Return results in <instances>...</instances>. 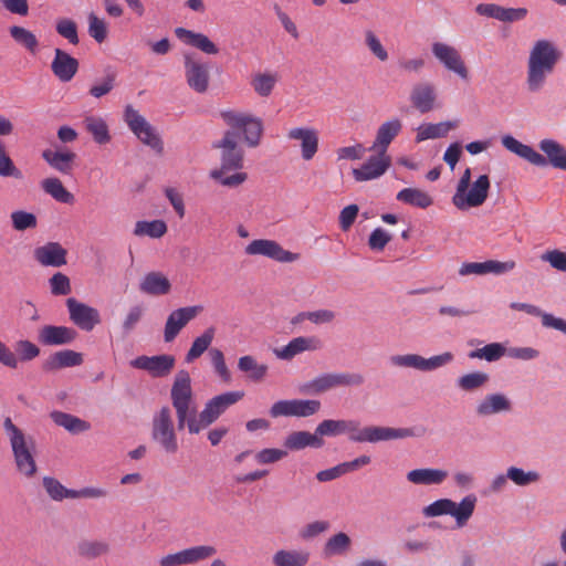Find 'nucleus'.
Here are the masks:
<instances>
[{
	"label": "nucleus",
	"mask_w": 566,
	"mask_h": 566,
	"mask_svg": "<svg viewBox=\"0 0 566 566\" xmlns=\"http://www.w3.org/2000/svg\"><path fill=\"white\" fill-rule=\"evenodd\" d=\"M221 116L231 129L224 133L222 139L212 145L213 148L221 149V154L220 167L211 170L210 177L222 186L233 188L243 184L248 178V175L241 171L244 151L238 144L240 133L250 147H256L261 140L263 124L258 117L234 111L223 112Z\"/></svg>",
	"instance_id": "f257e3e1"
},
{
	"label": "nucleus",
	"mask_w": 566,
	"mask_h": 566,
	"mask_svg": "<svg viewBox=\"0 0 566 566\" xmlns=\"http://www.w3.org/2000/svg\"><path fill=\"white\" fill-rule=\"evenodd\" d=\"M170 400L176 412L178 430L198 434L207 428L202 421V410L199 411L191 386V377L185 369L179 370L174 378L170 389Z\"/></svg>",
	"instance_id": "f03ea898"
},
{
	"label": "nucleus",
	"mask_w": 566,
	"mask_h": 566,
	"mask_svg": "<svg viewBox=\"0 0 566 566\" xmlns=\"http://www.w3.org/2000/svg\"><path fill=\"white\" fill-rule=\"evenodd\" d=\"M562 57L558 48L548 40H538L530 51L526 65V88L531 93L541 92Z\"/></svg>",
	"instance_id": "7ed1b4c3"
},
{
	"label": "nucleus",
	"mask_w": 566,
	"mask_h": 566,
	"mask_svg": "<svg viewBox=\"0 0 566 566\" xmlns=\"http://www.w3.org/2000/svg\"><path fill=\"white\" fill-rule=\"evenodd\" d=\"M503 147L537 167H546L551 164L555 168L566 170V149L553 139H543L539 149L547 156L544 157L533 147L525 145L511 135L501 138Z\"/></svg>",
	"instance_id": "20e7f679"
},
{
	"label": "nucleus",
	"mask_w": 566,
	"mask_h": 566,
	"mask_svg": "<svg viewBox=\"0 0 566 566\" xmlns=\"http://www.w3.org/2000/svg\"><path fill=\"white\" fill-rule=\"evenodd\" d=\"M3 429L11 444L17 471L28 479L33 478L38 471L32 453L33 440L31 438L28 440L23 431L13 423L10 417L4 418Z\"/></svg>",
	"instance_id": "39448f33"
},
{
	"label": "nucleus",
	"mask_w": 566,
	"mask_h": 566,
	"mask_svg": "<svg viewBox=\"0 0 566 566\" xmlns=\"http://www.w3.org/2000/svg\"><path fill=\"white\" fill-rule=\"evenodd\" d=\"M491 181L488 175H481L471 184V169L467 168L460 177L452 203L464 211L482 206L488 199Z\"/></svg>",
	"instance_id": "423d86ee"
},
{
	"label": "nucleus",
	"mask_w": 566,
	"mask_h": 566,
	"mask_svg": "<svg viewBox=\"0 0 566 566\" xmlns=\"http://www.w3.org/2000/svg\"><path fill=\"white\" fill-rule=\"evenodd\" d=\"M476 505V496L467 495L460 503H455L450 499H440L422 509L424 517H437L441 515H451L455 520L457 527L461 528L467 525L473 515Z\"/></svg>",
	"instance_id": "0eeeda50"
},
{
	"label": "nucleus",
	"mask_w": 566,
	"mask_h": 566,
	"mask_svg": "<svg viewBox=\"0 0 566 566\" xmlns=\"http://www.w3.org/2000/svg\"><path fill=\"white\" fill-rule=\"evenodd\" d=\"M151 438L169 454L178 451V440L169 407L164 406L153 418Z\"/></svg>",
	"instance_id": "6e6552de"
},
{
	"label": "nucleus",
	"mask_w": 566,
	"mask_h": 566,
	"mask_svg": "<svg viewBox=\"0 0 566 566\" xmlns=\"http://www.w3.org/2000/svg\"><path fill=\"white\" fill-rule=\"evenodd\" d=\"M124 120L135 136L157 154L164 151V143L156 129L133 106L127 105L124 112Z\"/></svg>",
	"instance_id": "1a4fd4ad"
},
{
	"label": "nucleus",
	"mask_w": 566,
	"mask_h": 566,
	"mask_svg": "<svg viewBox=\"0 0 566 566\" xmlns=\"http://www.w3.org/2000/svg\"><path fill=\"white\" fill-rule=\"evenodd\" d=\"M454 356L450 352L440 355L431 356L429 358L422 357L418 354L394 355L389 361L394 367L411 368L419 371H432L439 369L453 360Z\"/></svg>",
	"instance_id": "9d476101"
},
{
	"label": "nucleus",
	"mask_w": 566,
	"mask_h": 566,
	"mask_svg": "<svg viewBox=\"0 0 566 566\" xmlns=\"http://www.w3.org/2000/svg\"><path fill=\"white\" fill-rule=\"evenodd\" d=\"M431 52L436 60L443 65V67L463 81L470 77L469 69L463 60L461 52L453 45L446 42H433L431 44Z\"/></svg>",
	"instance_id": "9b49d317"
},
{
	"label": "nucleus",
	"mask_w": 566,
	"mask_h": 566,
	"mask_svg": "<svg viewBox=\"0 0 566 566\" xmlns=\"http://www.w3.org/2000/svg\"><path fill=\"white\" fill-rule=\"evenodd\" d=\"M318 411V401L305 399L279 400L274 402L269 413L272 418L279 417H310Z\"/></svg>",
	"instance_id": "f8f14e48"
},
{
	"label": "nucleus",
	"mask_w": 566,
	"mask_h": 566,
	"mask_svg": "<svg viewBox=\"0 0 566 566\" xmlns=\"http://www.w3.org/2000/svg\"><path fill=\"white\" fill-rule=\"evenodd\" d=\"M415 432L411 428H390V427H365L358 426V431L353 437L354 442H370L397 440L413 437Z\"/></svg>",
	"instance_id": "ddd939ff"
},
{
	"label": "nucleus",
	"mask_w": 566,
	"mask_h": 566,
	"mask_svg": "<svg viewBox=\"0 0 566 566\" xmlns=\"http://www.w3.org/2000/svg\"><path fill=\"white\" fill-rule=\"evenodd\" d=\"M175 364V357L168 354L156 356L142 355L130 361L132 367L145 370L154 378L168 376L174 369Z\"/></svg>",
	"instance_id": "4468645a"
},
{
	"label": "nucleus",
	"mask_w": 566,
	"mask_h": 566,
	"mask_svg": "<svg viewBox=\"0 0 566 566\" xmlns=\"http://www.w3.org/2000/svg\"><path fill=\"white\" fill-rule=\"evenodd\" d=\"M248 255H263L277 262H293L297 255L284 250L280 243L274 240L255 239L251 241L244 249Z\"/></svg>",
	"instance_id": "2eb2a0df"
},
{
	"label": "nucleus",
	"mask_w": 566,
	"mask_h": 566,
	"mask_svg": "<svg viewBox=\"0 0 566 566\" xmlns=\"http://www.w3.org/2000/svg\"><path fill=\"white\" fill-rule=\"evenodd\" d=\"M66 306L70 319L82 331L91 332L101 323L99 312L96 308L78 302L74 297L66 300Z\"/></svg>",
	"instance_id": "dca6fc26"
},
{
	"label": "nucleus",
	"mask_w": 566,
	"mask_h": 566,
	"mask_svg": "<svg viewBox=\"0 0 566 566\" xmlns=\"http://www.w3.org/2000/svg\"><path fill=\"white\" fill-rule=\"evenodd\" d=\"M244 397L243 391H228L208 400L202 409V421L207 428L212 424L230 406Z\"/></svg>",
	"instance_id": "f3484780"
},
{
	"label": "nucleus",
	"mask_w": 566,
	"mask_h": 566,
	"mask_svg": "<svg viewBox=\"0 0 566 566\" xmlns=\"http://www.w3.org/2000/svg\"><path fill=\"white\" fill-rule=\"evenodd\" d=\"M202 312V306H187L180 307L178 310L172 311L166 321L165 329H164V339L166 343L172 342L180 331L199 313Z\"/></svg>",
	"instance_id": "a211bd4d"
},
{
	"label": "nucleus",
	"mask_w": 566,
	"mask_h": 566,
	"mask_svg": "<svg viewBox=\"0 0 566 566\" xmlns=\"http://www.w3.org/2000/svg\"><path fill=\"white\" fill-rule=\"evenodd\" d=\"M516 266L515 261H497V260H488L484 262H465L459 269V274L462 276L467 275H485V274H496L501 275L514 270Z\"/></svg>",
	"instance_id": "6ab92c4d"
},
{
	"label": "nucleus",
	"mask_w": 566,
	"mask_h": 566,
	"mask_svg": "<svg viewBox=\"0 0 566 566\" xmlns=\"http://www.w3.org/2000/svg\"><path fill=\"white\" fill-rule=\"evenodd\" d=\"M391 158L387 154L376 153L359 168L353 169L356 181H368L381 177L390 167Z\"/></svg>",
	"instance_id": "aec40b11"
},
{
	"label": "nucleus",
	"mask_w": 566,
	"mask_h": 566,
	"mask_svg": "<svg viewBox=\"0 0 566 566\" xmlns=\"http://www.w3.org/2000/svg\"><path fill=\"white\" fill-rule=\"evenodd\" d=\"M77 332L69 326L44 325L39 329L38 339L44 346H61L73 343Z\"/></svg>",
	"instance_id": "412c9836"
},
{
	"label": "nucleus",
	"mask_w": 566,
	"mask_h": 566,
	"mask_svg": "<svg viewBox=\"0 0 566 566\" xmlns=\"http://www.w3.org/2000/svg\"><path fill=\"white\" fill-rule=\"evenodd\" d=\"M185 70L188 85L197 93H205L209 86L208 66L185 55Z\"/></svg>",
	"instance_id": "4be33fe9"
},
{
	"label": "nucleus",
	"mask_w": 566,
	"mask_h": 566,
	"mask_svg": "<svg viewBox=\"0 0 566 566\" xmlns=\"http://www.w3.org/2000/svg\"><path fill=\"white\" fill-rule=\"evenodd\" d=\"M78 65V61L65 51L61 49L54 50L51 70L61 82H70L77 73Z\"/></svg>",
	"instance_id": "5701e85b"
},
{
	"label": "nucleus",
	"mask_w": 566,
	"mask_h": 566,
	"mask_svg": "<svg viewBox=\"0 0 566 566\" xmlns=\"http://www.w3.org/2000/svg\"><path fill=\"white\" fill-rule=\"evenodd\" d=\"M437 93L431 83L420 82L412 86L410 102L420 113H428L436 107Z\"/></svg>",
	"instance_id": "b1692460"
},
{
	"label": "nucleus",
	"mask_w": 566,
	"mask_h": 566,
	"mask_svg": "<svg viewBox=\"0 0 566 566\" xmlns=\"http://www.w3.org/2000/svg\"><path fill=\"white\" fill-rule=\"evenodd\" d=\"M66 250L59 242H48L34 250V259L43 266L66 264Z\"/></svg>",
	"instance_id": "393cba45"
},
{
	"label": "nucleus",
	"mask_w": 566,
	"mask_h": 566,
	"mask_svg": "<svg viewBox=\"0 0 566 566\" xmlns=\"http://www.w3.org/2000/svg\"><path fill=\"white\" fill-rule=\"evenodd\" d=\"M402 128L401 120L398 118L389 119L382 123L376 134V138L369 148L370 151L387 154L390 143L400 133Z\"/></svg>",
	"instance_id": "a878e982"
},
{
	"label": "nucleus",
	"mask_w": 566,
	"mask_h": 566,
	"mask_svg": "<svg viewBox=\"0 0 566 566\" xmlns=\"http://www.w3.org/2000/svg\"><path fill=\"white\" fill-rule=\"evenodd\" d=\"M365 378L359 373H328L321 375V392L338 387H357Z\"/></svg>",
	"instance_id": "bb28decb"
},
{
	"label": "nucleus",
	"mask_w": 566,
	"mask_h": 566,
	"mask_svg": "<svg viewBox=\"0 0 566 566\" xmlns=\"http://www.w3.org/2000/svg\"><path fill=\"white\" fill-rule=\"evenodd\" d=\"M42 158L54 170L69 175L74 168L76 154L67 149H45L42 151Z\"/></svg>",
	"instance_id": "cd10ccee"
},
{
	"label": "nucleus",
	"mask_w": 566,
	"mask_h": 566,
	"mask_svg": "<svg viewBox=\"0 0 566 566\" xmlns=\"http://www.w3.org/2000/svg\"><path fill=\"white\" fill-rule=\"evenodd\" d=\"M175 34L187 45L193 46L206 54L214 55L219 53L218 46L203 33L178 27L175 29Z\"/></svg>",
	"instance_id": "c85d7f7f"
},
{
	"label": "nucleus",
	"mask_w": 566,
	"mask_h": 566,
	"mask_svg": "<svg viewBox=\"0 0 566 566\" xmlns=\"http://www.w3.org/2000/svg\"><path fill=\"white\" fill-rule=\"evenodd\" d=\"M83 363L81 353L72 349H63L49 356L43 363V370L54 371L66 367L80 366Z\"/></svg>",
	"instance_id": "c756f323"
},
{
	"label": "nucleus",
	"mask_w": 566,
	"mask_h": 566,
	"mask_svg": "<svg viewBox=\"0 0 566 566\" xmlns=\"http://www.w3.org/2000/svg\"><path fill=\"white\" fill-rule=\"evenodd\" d=\"M512 408L510 399L503 394L486 395L476 406V413L480 417H488L494 413L506 412Z\"/></svg>",
	"instance_id": "7c9ffc66"
},
{
	"label": "nucleus",
	"mask_w": 566,
	"mask_h": 566,
	"mask_svg": "<svg viewBox=\"0 0 566 566\" xmlns=\"http://www.w3.org/2000/svg\"><path fill=\"white\" fill-rule=\"evenodd\" d=\"M448 478V472L442 469H415L407 473V480L416 485H439Z\"/></svg>",
	"instance_id": "2f4dec72"
},
{
	"label": "nucleus",
	"mask_w": 566,
	"mask_h": 566,
	"mask_svg": "<svg viewBox=\"0 0 566 566\" xmlns=\"http://www.w3.org/2000/svg\"><path fill=\"white\" fill-rule=\"evenodd\" d=\"M139 290L148 295H166L170 292L171 284L161 272H149L142 280Z\"/></svg>",
	"instance_id": "473e14b6"
},
{
	"label": "nucleus",
	"mask_w": 566,
	"mask_h": 566,
	"mask_svg": "<svg viewBox=\"0 0 566 566\" xmlns=\"http://www.w3.org/2000/svg\"><path fill=\"white\" fill-rule=\"evenodd\" d=\"M316 348L315 337H296L293 338L286 346L274 349L277 358L283 360H291L294 356Z\"/></svg>",
	"instance_id": "72a5a7b5"
},
{
	"label": "nucleus",
	"mask_w": 566,
	"mask_h": 566,
	"mask_svg": "<svg viewBox=\"0 0 566 566\" xmlns=\"http://www.w3.org/2000/svg\"><path fill=\"white\" fill-rule=\"evenodd\" d=\"M358 431V421L356 420H323L321 421V437H336L347 433L350 441Z\"/></svg>",
	"instance_id": "f704fd0d"
},
{
	"label": "nucleus",
	"mask_w": 566,
	"mask_h": 566,
	"mask_svg": "<svg viewBox=\"0 0 566 566\" xmlns=\"http://www.w3.org/2000/svg\"><path fill=\"white\" fill-rule=\"evenodd\" d=\"M290 139H300L302 142V157L310 160L317 151L318 139L314 129L293 128L287 134Z\"/></svg>",
	"instance_id": "c9c22d12"
},
{
	"label": "nucleus",
	"mask_w": 566,
	"mask_h": 566,
	"mask_svg": "<svg viewBox=\"0 0 566 566\" xmlns=\"http://www.w3.org/2000/svg\"><path fill=\"white\" fill-rule=\"evenodd\" d=\"M76 552L85 559H95L108 555L111 544L106 539H82L77 543Z\"/></svg>",
	"instance_id": "e433bc0d"
},
{
	"label": "nucleus",
	"mask_w": 566,
	"mask_h": 566,
	"mask_svg": "<svg viewBox=\"0 0 566 566\" xmlns=\"http://www.w3.org/2000/svg\"><path fill=\"white\" fill-rule=\"evenodd\" d=\"M458 127V120L441 122L438 124H422L417 128L416 142L444 137L451 129Z\"/></svg>",
	"instance_id": "4c0bfd02"
},
{
	"label": "nucleus",
	"mask_w": 566,
	"mask_h": 566,
	"mask_svg": "<svg viewBox=\"0 0 566 566\" xmlns=\"http://www.w3.org/2000/svg\"><path fill=\"white\" fill-rule=\"evenodd\" d=\"M308 560L307 551L280 549L272 557L274 566H305Z\"/></svg>",
	"instance_id": "58836bf2"
},
{
	"label": "nucleus",
	"mask_w": 566,
	"mask_h": 566,
	"mask_svg": "<svg viewBox=\"0 0 566 566\" xmlns=\"http://www.w3.org/2000/svg\"><path fill=\"white\" fill-rule=\"evenodd\" d=\"M318 443V428L314 433L308 431H295L290 433L285 441L284 447L292 451L305 449L306 447H315Z\"/></svg>",
	"instance_id": "ea45409f"
},
{
	"label": "nucleus",
	"mask_w": 566,
	"mask_h": 566,
	"mask_svg": "<svg viewBox=\"0 0 566 566\" xmlns=\"http://www.w3.org/2000/svg\"><path fill=\"white\" fill-rule=\"evenodd\" d=\"M396 198L398 201L421 209H426L433 203L430 195L418 188H405L397 193Z\"/></svg>",
	"instance_id": "a19ab883"
},
{
	"label": "nucleus",
	"mask_w": 566,
	"mask_h": 566,
	"mask_svg": "<svg viewBox=\"0 0 566 566\" xmlns=\"http://www.w3.org/2000/svg\"><path fill=\"white\" fill-rule=\"evenodd\" d=\"M51 419L54 421L55 424L63 427L71 433H80L87 431L90 429L88 422L63 411L51 412Z\"/></svg>",
	"instance_id": "79ce46f5"
},
{
	"label": "nucleus",
	"mask_w": 566,
	"mask_h": 566,
	"mask_svg": "<svg viewBox=\"0 0 566 566\" xmlns=\"http://www.w3.org/2000/svg\"><path fill=\"white\" fill-rule=\"evenodd\" d=\"M85 129L92 135L95 143L99 145L107 144L111 135L106 122L98 116H87L83 120Z\"/></svg>",
	"instance_id": "37998d69"
},
{
	"label": "nucleus",
	"mask_w": 566,
	"mask_h": 566,
	"mask_svg": "<svg viewBox=\"0 0 566 566\" xmlns=\"http://www.w3.org/2000/svg\"><path fill=\"white\" fill-rule=\"evenodd\" d=\"M42 189L56 201L62 203H73L74 196L62 184L59 178L52 177L42 180Z\"/></svg>",
	"instance_id": "c03bdc74"
},
{
	"label": "nucleus",
	"mask_w": 566,
	"mask_h": 566,
	"mask_svg": "<svg viewBox=\"0 0 566 566\" xmlns=\"http://www.w3.org/2000/svg\"><path fill=\"white\" fill-rule=\"evenodd\" d=\"M216 334L214 327H208L199 337H197L186 355V361L191 363L199 358L211 345Z\"/></svg>",
	"instance_id": "a18cd8bd"
},
{
	"label": "nucleus",
	"mask_w": 566,
	"mask_h": 566,
	"mask_svg": "<svg viewBox=\"0 0 566 566\" xmlns=\"http://www.w3.org/2000/svg\"><path fill=\"white\" fill-rule=\"evenodd\" d=\"M43 488L51 500L63 501L64 499H74L75 490L65 488L57 479L52 476L43 478Z\"/></svg>",
	"instance_id": "49530a36"
},
{
	"label": "nucleus",
	"mask_w": 566,
	"mask_h": 566,
	"mask_svg": "<svg viewBox=\"0 0 566 566\" xmlns=\"http://www.w3.org/2000/svg\"><path fill=\"white\" fill-rule=\"evenodd\" d=\"M9 33L11 38L21 46H23L25 50H28L30 53L34 54L39 46V41L34 33H32L30 30L19 27V25H12L9 29Z\"/></svg>",
	"instance_id": "de8ad7c7"
},
{
	"label": "nucleus",
	"mask_w": 566,
	"mask_h": 566,
	"mask_svg": "<svg viewBox=\"0 0 566 566\" xmlns=\"http://www.w3.org/2000/svg\"><path fill=\"white\" fill-rule=\"evenodd\" d=\"M489 380L490 377L486 373L473 371L459 377L457 380V386L461 390L470 392L484 387Z\"/></svg>",
	"instance_id": "09e8293b"
},
{
	"label": "nucleus",
	"mask_w": 566,
	"mask_h": 566,
	"mask_svg": "<svg viewBox=\"0 0 566 566\" xmlns=\"http://www.w3.org/2000/svg\"><path fill=\"white\" fill-rule=\"evenodd\" d=\"M166 232L167 226L163 220L137 221L134 229V234L138 237L161 238Z\"/></svg>",
	"instance_id": "8fccbe9b"
},
{
	"label": "nucleus",
	"mask_w": 566,
	"mask_h": 566,
	"mask_svg": "<svg viewBox=\"0 0 566 566\" xmlns=\"http://www.w3.org/2000/svg\"><path fill=\"white\" fill-rule=\"evenodd\" d=\"M238 368L249 374L250 378L260 381L262 380L268 371V367L265 365H259L254 357L247 355L239 358Z\"/></svg>",
	"instance_id": "3c124183"
},
{
	"label": "nucleus",
	"mask_w": 566,
	"mask_h": 566,
	"mask_svg": "<svg viewBox=\"0 0 566 566\" xmlns=\"http://www.w3.org/2000/svg\"><path fill=\"white\" fill-rule=\"evenodd\" d=\"M350 546V538L347 534L339 532L332 536L324 546V555L332 557L344 554Z\"/></svg>",
	"instance_id": "603ef678"
},
{
	"label": "nucleus",
	"mask_w": 566,
	"mask_h": 566,
	"mask_svg": "<svg viewBox=\"0 0 566 566\" xmlns=\"http://www.w3.org/2000/svg\"><path fill=\"white\" fill-rule=\"evenodd\" d=\"M505 347L500 343H491L482 348H478L469 353L470 358L485 359L488 361H496L506 354Z\"/></svg>",
	"instance_id": "864d4df0"
},
{
	"label": "nucleus",
	"mask_w": 566,
	"mask_h": 566,
	"mask_svg": "<svg viewBox=\"0 0 566 566\" xmlns=\"http://www.w3.org/2000/svg\"><path fill=\"white\" fill-rule=\"evenodd\" d=\"M10 219L12 228L15 231H25L28 229H34L38 226L36 216L24 210H15L11 212Z\"/></svg>",
	"instance_id": "5fc2aeb1"
},
{
	"label": "nucleus",
	"mask_w": 566,
	"mask_h": 566,
	"mask_svg": "<svg viewBox=\"0 0 566 566\" xmlns=\"http://www.w3.org/2000/svg\"><path fill=\"white\" fill-rule=\"evenodd\" d=\"M187 564L192 565L209 559L217 554L212 545H198L185 549Z\"/></svg>",
	"instance_id": "6e6d98bb"
},
{
	"label": "nucleus",
	"mask_w": 566,
	"mask_h": 566,
	"mask_svg": "<svg viewBox=\"0 0 566 566\" xmlns=\"http://www.w3.org/2000/svg\"><path fill=\"white\" fill-rule=\"evenodd\" d=\"M0 176L12 177L14 179H22V171L14 165L10 156L7 154L6 146L0 140Z\"/></svg>",
	"instance_id": "4d7b16f0"
},
{
	"label": "nucleus",
	"mask_w": 566,
	"mask_h": 566,
	"mask_svg": "<svg viewBox=\"0 0 566 566\" xmlns=\"http://www.w3.org/2000/svg\"><path fill=\"white\" fill-rule=\"evenodd\" d=\"M88 34L97 42L103 43L107 38V25L104 19L91 12L87 17Z\"/></svg>",
	"instance_id": "13d9d810"
},
{
	"label": "nucleus",
	"mask_w": 566,
	"mask_h": 566,
	"mask_svg": "<svg viewBox=\"0 0 566 566\" xmlns=\"http://www.w3.org/2000/svg\"><path fill=\"white\" fill-rule=\"evenodd\" d=\"M115 85H116V73L109 72L101 81L95 82L91 86L88 93L91 96H93L95 98H101V97L107 95L108 93H111L112 90L115 87Z\"/></svg>",
	"instance_id": "bf43d9fd"
},
{
	"label": "nucleus",
	"mask_w": 566,
	"mask_h": 566,
	"mask_svg": "<svg viewBox=\"0 0 566 566\" xmlns=\"http://www.w3.org/2000/svg\"><path fill=\"white\" fill-rule=\"evenodd\" d=\"M56 32L66 39L71 44H78L80 39L77 34V25L76 23L67 18H63L57 20L56 22Z\"/></svg>",
	"instance_id": "052dcab7"
},
{
	"label": "nucleus",
	"mask_w": 566,
	"mask_h": 566,
	"mask_svg": "<svg viewBox=\"0 0 566 566\" xmlns=\"http://www.w3.org/2000/svg\"><path fill=\"white\" fill-rule=\"evenodd\" d=\"M507 478L516 485L524 486L538 481L539 475L534 471L525 472L523 469L511 467L507 469Z\"/></svg>",
	"instance_id": "680f3d73"
},
{
	"label": "nucleus",
	"mask_w": 566,
	"mask_h": 566,
	"mask_svg": "<svg viewBox=\"0 0 566 566\" xmlns=\"http://www.w3.org/2000/svg\"><path fill=\"white\" fill-rule=\"evenodd\" d=\"M276 78L271 74H258L253 77L251 84L260 96H269L274 87Z\"/></svg>",
	"instance_id": "e2e57ef3"
},
{
	"label": "nucleus",
	"mask_w": 566,
	"mask_h": 566,
	"mask_svg": "<svg viewBox=\"0 0 566 566\" xmlns=\"http://www.w3.org/2000/svg\"><path fill=\"white\" fill-rule=\"evenodd\" d=\"M51 293L55 296L67 295L71 293V283L67 275L57 272L49 280Z\"/></svg>",
	"instance_id": "0e129e2a"
},
{
	"label": "nucleus",
	"mask_w": 566,
	"mask_h": 566,
	"mask_svg": "<svg viewBox=\"0 0 566 566\" xmlns=\"http://www.w3.org/2000/svg\"><path fill=\"white\" fill-rule=\"evenodd\" d=\"M541 260L558 271L566 272V251L548 250L541 255Z\"/></svg>",
	"instance_id": "69168bd1"
},
{
	"label": "nucleus",
	"mask_w": 566,
	"mask_h": 566,
	"mask_svg": "<svg viewBox=\"0 0 566 566\" xmlns=\"http://www.w3.org/2000/svg\"><path fill=\"white\" fill-rule=\"evenodd\" d=\"M144 315V307L142 305H134L129 308L127 315L125 316L122 328L125 334L132 333L137 324L140 322Z\"/></svg>",
	"instance_id": "338daca9"
},
{
	"label": "nucleus",
	"mask_w": 566,
	"mask_h": 566,
	"mask_svg": "<svg viewBox=\"0 0 566 566\" xmlns=\"http://www.w3.org/2000/svg\"><path fill=\"white\" fill-rule=\"evenodd\" d=\"M365 41H366V45L369 49V51L378 60L384 62L388 59L387 50L382 46L380 40L377 38V35L373 31H366Z\"/></svg>",
	"instance_id": "774afa93"
}]
</instances>
